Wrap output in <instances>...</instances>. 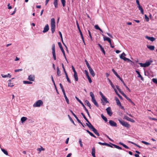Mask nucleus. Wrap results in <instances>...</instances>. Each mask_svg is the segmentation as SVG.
<instances>
[{
  "mask_svg": "<svg viewBox=\"0 0 157 157\" xmlns=\"http://www.w3.org/2000/svg\"><path fill=\"white\" fill-rule=\"evenodd\" d=\"M43 102L41 100H38L34 104L33 106L34 107H39L41 105H43Z\"/></svg>",
  "mask_w": 157,
  "mask_h": 157,
  "instance_id": "obj_3",
  "label": "nucleus"
},
{
  "mask_svg": "<svg viewBox=\"0 0 157 157\" xmlns=\"http://www.w3.org/2000/svg\"><path fill=\"white\" fill-rule=\"evenodd\" d=\"M108 79L111 85V86L113 87V88L114 87V86L113 85V84L112 82V81H111V80L110 79H109V78H108Z\"/></svg>",
  "mask_w": 157,
  "mask_h": 157,
  "instance_id": "obj_46",
  "label": "nucleus"
},
{
  "mask_svg": "<svg viewBox=\"0 0 157 157\" xmlns=\"http://www.w3.org/2000/svg\"><path fill=\"white\" fill-rule=\"evenodd\" d=\"M81 114L83 116V118L85 120H87V118H86L85 116L84 115L83 113H81Z\"/></svg>",
  "mask_w": 157,
  "mask_h": 157,
  "instance_id": "obj_59",
  "label": "nucleus"
},
{
  "mask_svg": "<svg viewBox=\"0 0 157 157\" xmlns=\"http://www.w3.org/2000/svg\"><path fill=\"white\" fill-rule=\"evenodd\" d=\"M152 81L154 83L157 84V79L155 78H153L152 79Z\"/></svg>",
  "mask_w": 157,
  "mask_h": 157,
  "instance_id": "obj_52",
  "label": "nucleus"
},
{
  "mask_svg": "<svg viewBox=\"0 0 157 157\" xmlns=\"http://www.w3.org/2000/svg\"><path fill=\"white\" fill-rule=\"evenodd\" d=\"M99 144L102 145H105L106 146V143H101V142H99L98 143Z\"/></svg>",
  "mask_w": 157,
  "mask_h": 157,
  "instance_id": "obj_50",
  "label": "nucleus"
},
{
  "mask_svg": "<svg viewBox=\"0 0 157 157\" xmlns=\"http://www.w3.org/2000/svg\"><path fill=\"white\" fill-rule=\"evenodd\" d=\"M1 75L3 78H11V75L10 74H8L7 75H5L4 74H2Z\"/></svg>",
  "mask_w": 157,
  "mask_h": 157,
  "instance_id": "obj_21",
  "label": "nucleus"
},
{
  "mask_svg": "<svg viewBox=\"0 0 157 157\" xmlns=\"http://www.w3.org/2000/svg\"><path fill=\"white\" fill-rule=\"evenodd\" d=\"M116 87H117V89L119 91V92H120V93L121 94H122L123 96H124V95L125 94H124V93L122 91L121 89H120L119 87L117 86H116Z\"/></svg>",
  "mask_w": 157,
  "mask_h": 157,
  "instance_id": "obj_30",
  "label": "nucleus"
},
{
  "mask_svg": "<svg viewBox=\"0 0 157 157\" xmlns=\"http://www.w3.org/2000/svg\"><path fill=\"white\" fill-rule=\"evenodd\" d=\"M131 143L134 144V145H135L136 146H137V147L140 148H141V147L139 145L137 144H136L135 143H134L133 142H131Z\"/></svg>",
  "mask_w": 157,
  "mask_h": 157,
  "instance_id": "obj_55",
  "label": "nucleus"
},
{
  "mask_svg": "<svg viewBox=\"0 0 157 157\" xmlns=\"http://www.w3.org/2000/svg\"><path fill=\"white\" fill-rule=\"evenodd\" d=\"M116 87H117V89L119 91V92H120V93L121 94H122L123 96H124V95L125 94H124V93L122 91L121 89H120L119 87L117 86H116Z\"/></svg>",
  "mask_w": 157,
  "mask_h": 157,
  "instance_id": "obj_28",
  "label": "nucleus"
},
{
  "mask_svg": "<svg viewBox=\"0 0 157 157\" xmlns=\"http://www.w3.org/2000/svg\"><path fill=\"white\" fill-rule=\"evenodd\" d=\"M87 126L91 130L94 128L90 123H89V124L87 125Z\"/></svg>",
  "mask_w": 157,
  "mask_h": 157,
  "instance_id": "obj_35",
  "label": "nucleus"
},
{
  "mask_svg": "<svg viewBox=\"0 0 157 157\" xmlns=\"http://www.w3.org/2000/svg\"><path fill=\"white\" fill-rule=\"evenodd\" d=\"M139 9L141 13L142 14H144V11H143V9L142 7H141L139 8Z\"/></svg>",
  "mask_w": 157,
  "mask_h": 157,
  "instance_id": "obj_58",
  "label": "nucleus"
},
{
  "mask_svg": "<svg viewBox=\"0 0 157 157\" xmlns=\"http://www.w3.org/2000/svg\"><path fill=\"white\" fill-rule=\"evenodd\" d=\"M59 85V86H60V87L62 89V92H65L64 90V89H63V87L62 84L61 83H60Z\"/></svg>",
  "mask_w": 157,
  "mask_h": 157,
  "instance_id": "obj_49",
  "label": "nucleus"
},
{
  "mask_svg": "<svg viewBox=\"0 0 157 157\" xmlns=\"http://www.w3.org/2000/svg\"><path fill=\"white\" fill-rule=\"evenodd\" d=\"M115 100L117 105L119 106H121V104L118 98L117 97H115Z\"/></svg>",
  "mask_w": 157,
  "mask_h": 157,
  "instance_id": "obj_11",
  "label": "nucleus"
},
{
  "mask_svg": "<svg viewBox=\"0 0 157 157\" xmlns=\"http://www.w3.org/2000/svg\"><path fill=\"white\" fill-rule=\"evenodd\" d=\"M98 45L100 48L101 50V52L103 53L104 55H105V52L104 49V48L102 47V46L100 44H98Z\"/></svg>",
  "mask_w": 157,
  "mask_h": 157,
  "instance_id": "obj_15",
  "label": "nucleus"
},
{
  "mask_svg": "<svg viewBox=\"0 0 157 157\" xmlns=\"http://www.w3.org/2000/svg\"><path fill=\"white\" fill-rule=\"evenodd\" d=\"M108 114L110 116H111L112 115V112L111 109V108L110 107H109L106 109Z\"/></svg>",
  "mask_w": 157,
  "mask_h": 157,
  "instance_id": "obj_6",
  "label": "nucleus"
},
{
  "mask_svg": "<svg viewBox=\"0 0 157 157\" xmlns=\"http://www.w3.org/2000/svg\"><path fill=\"white\" fill-rule=\"evenodd\" d=\"M54 5L56 8H57L58 7V0H54Z\"/></svg>",
  "mask_w": 157,
  "mask_h": 157,
  "instance_id": "obj_34",
  "label": "nucleus"
},
{
  "mask_svg": "<svg viewBox=\"0 0 157 157\" xmlns=\"http://www.w3.org/2000/svg\"><path fill=\"white\" fill-rule=\"evenodd\" d=\"M28 79L29 80L31 81H34V76L33 75H30L29 76Z\"/></svg>",
  "mask_w": 157,
  "mask_h": 157,
  "instance_id": "obj_13",
  "label": "nucleus"
},
{
  "mask_svg": "<svg viewBox=\"0 0 157 157\" xmlns=\"http://www.w3.org/2000/svg\"><path fill=\"white\" fill-rule=\"evenodd\" d=\"M22 69H18L15 70L14 71H15V72H18V71H22Z\"/></svg>",
  "mask_w": 157,
  "mask_h": 157,
  "instance_id": "obj_60",
  "label": "nucleus"
},
{
  "mask_svg": "<svg viewBox=\"0 0 157 157\" xmlns=\"http://www.w3.org/2000/svg\"><path fill=\"white\" fill-rule=\"evenodd\" d=\"M139 64L140 65L141 67H147L151 64V63L149 61L146 62L144 63H139Z\"/></svg>",
  "mask_w": 157,
  "mask_h": 157,
  "instance_id": "obj_4",
  "label": "nucleus"
},
{
  "mask_svg": "<svg viewBox=\"0 0 157 157\" xmlns=\"http://www.w3.org/2000/svg\"><path fill=\"white\" fill-rule=\"evenodd\" d=\"M75 98L82 105V106L83 108L85 107L83 103L82 102V101L80 100L76 96Z\"/></svg>",
  "mask_w": 157,
  "mask_h": 157,
  "instance_id": "obj_26",
  "label": "nucleus"
},
{
  "mask_svg": "<svg viewBox=\"0 0 157 157\" xmlns=\"http://www.w3.org/2000/svg\"><path fill=\"white\" fill-rule=\"evenodd\" d=\"M136 73L138 75V77H139L141 78V80H143V78L142 77V76L140 74V72L136 70Z\"/></svg>",
  "mask_w": 157,
  "mask_h": 157,
  "instance_id": "obj_27",
  "label": "nucleus"
},
{
  "mask_svg": "<svg viewBox=\"0 0 157 157\" xmlns=\"http://www.w3.org/2000/svg\"><path fill=\"white\" fill-rule=\"evenodd\" d=\"M101 117L102 119L104 120L105 122L107 121L108 120L107 118L105 117L102 114H101Z\"/></svg>",
  "mask_w": 157,
  "mask_h": 157,
  "instance_id": "obj_38",
  "label": "nucleus"
},
{
  "mask_svg": "<svg viewBox=\"0 0 157 157\" xmlns=\"http://www.w3.org/2000/svg\"><path fill=\"white\" fill-rule=\"evenodd\" d=\"M126 56L124 52H123L120 56V58L121 59H123L124 60V58H126L125 56Z\"/></svg>",
  "mask_w": 157,
  "mask_h": 157,
  "instance_id": "obj_33",
  "label": "nucleus"
},
{
  "mask_svg": "<svg viewBox=\"0 0 157 157\" xmlns=\"http://www.w3.org/2000/svg\"><path fill=\"white\" fill-rule=\"evenodd\" d=\"M109 123L110 125L114 127H117V124L116 123L114 122L112 120H110L109 121Z\"/></svg>",
  "mask_w": 157,
  "mask_h": 157,
  "instance_id": "obj_8",
  "label": "nucleus"
},
{
  "mask_svg": "<svg viewBox=\"0 0 157 157\" xmlns=\"http://www.w3.org/2000/svg\"><path fill=\"white\" fill-rule=\"evenodd\" d=\"M116 87H117V89L119 91V92H120V93L121 94H122L123 96H124V95L125 94H124V93L122 91L121 89H120L119 87L117 86H116Z\"/></svg>",
  "mask_w": 157,
  "mask_h": 157,
  "instance_id": "obj_29",
  "label": "nucleus"
},
{
  "mask_svg": "<svg viewBox=\"0 0 157 157\" xmlns=\"http://www.w3.org/2000/svg\"><path fill=\"white\" fill-rule=\"evenodd\" d=\"M102 99L103 100V101H105V103H109V101H108L107 100V98H105V96H104V97L102 98Z\"/></svg>",
  "mask_w": 157,
  "mask_h": 157,
  "instance_id": "obj_43",
  "label": "nucleus"
},
{
  "mask_svg": "<svg viewBox=\"0 0 157 157\" xmlns=\"http://www.w3.org/2000/svg\"><path fill=\"white\" fill-rule=\"evenodd\" d=\"M66 79H67V81L68 82H69L70 83H71V82L68 76V75H66Z\"/></svg>",
  "mask_w": 157,
  "mask_h": 157,
  "instance_id": "obj_56",
  "label": "nucleus"
},
{
  "mask_svg": "<svg viewBox=\"0 0 157 157\" xmlns=\"http://www.w3.org/2000/svg\"><path fill=\"white\" fill-rule=\"evenodd\" d=\"M127 100L130 103H131L133 105H135V103L131 100L130 98H128Z\"/></svg>",
  "mask_w": 157,
  "mask_h": 157,
  "instance_id": "obj_48",
  "label": "nucleus"
},
{
  "mask_svg": "<svg viewBox=\"0 0 157 157\" xmlns=\"http://www.w3.org/2000/svg\"><path fill=\"white\" fill-rule=\"evenodd\" d=\"M124 119L126 120L127 121H130L134 123L135 122V121L131 118H130L128 117L127 116H125L124 117Z\"/></svg>",
  "mask_w": 157,
  "mask_h": 157,
  "instance_id": "obj_7",
  "label": "nucleus"
},
{
  "mask_svg": "<svg viewBox=\"0 0 157 157\" xmlns=\"http://www.w3.org/2000/svg\"><path fill=\"white\" fill-rule=\"evenodd\" d=\"M141 142L145 144H146V145H150V143H148L147 142H146V141H141Z\"/></svg>",
  "mask_w": 157,
  "mask_h": 157,
  "instance_id": "obj_53",
  "label": "nucleus"
},
{
  "mask_svg": "<svg viewBox=\"0 0 157 157\" xmlns=\"http://www.w3.org/2000/svg\"><path fill=\"white\" fill-rule=\"evenodd\" d=\"M86 131L87 132L90 136H91L92 134V133L90 132L89 130H86Z\"/></svg>",
  "mask_w": 157,
  "mask_h": 157,
  "instance_id": "obj_63",
  "label": "nucleus"
},
{
  "mask_svg": "<svg viewBox=\"0 0 157 157\" xmlns=\"http://www.w3.org/2000/svg\"><path fill=\"white\" fill-rule=\"evenodd\" d=\"M147 48L151 50H153L155 49V47L153 45L147 46Z\"/></svg>",
  "mask_w": 157,
  "mask_h": 157,
  "instance_id": "obj_22",
  "label": "nucleus"
},
{
  "mask_svg": "<svg viewBox=\"0 0 157 157\" xmlns=\"http://www.w3.org/2000/svg\"><path fill=\"white\" fill-rule=\"evenodd\" d=\"M92 130L98 136H100V134L98 132L97 130L95 128H94Z\"/></svg>",
  "mask_w": 157,
  "mask_h": 157,
  "instance_id": "obj_20",
  "label": "nucleus"
},
{
  "mask_svg": "<svg viewBox=\"0 0 157 157\" xmlns=\"http://www.w3.org/2000/svg\"><path fill=\"white\" fill-rule=\"evenodd\" d=\"M80 33V35L81 36L82 39V41L84 43V44L85 45L86 44H85V41H84V39L83 36V35H82V32H81V33Z\"/></svg>",
  "mask_w": 157,
  "mask_h": 157,
  "instance_id": "obj_44",
  "label": "nucleus"
},
{
  "mask_svg": "<svg viewBox=\"0 0 157 157\" xmlns=\"http://www.w3.org/2000/svg\"><path fill=\"white\" fill-rule=\"evenodd\" d=\"M79 143L80 144V146H81V147H82L83 145H82V142L81 140V139H79Z\"/></svg>",
  "mask_w": 157,
  "mask_h": 157,
  "instance_id": "obj_57",
  "label": "nucleus"
},
{
  "mask_svg": "<svg viewBox=\"0 0 157 157\" xmlns=\"http://www.w3.org/2000/svg\"><path fill=\"white\" fill-rule=\"evenodd\" d=\"M14 86L13 83H11V80H10L8 81V86L9 87H12Z\"/></svg>",
  "mask_w": 157,
  "mask_h": 157,
  "instance_id": "obj_31",
  "label": "nucleus"
},
{
  "mask_svg": "<svg viewBox=\"0 0 157 157\" xmlns=\"http://www.w3.org/2000/svg\"><path fill=\"white\" fill-rule=\"evenodd\" d=\"M78 122L79 123H81V122L78 119V118L76 116H75V117Z\"/></svg>",
  "mask_w": 157,
  "mask_h": 157,
  "instance_id": "obj_61",
  "label": "nucleus"
},
{
  "mask_svg": "<svg viewBox=\"0 0 157 157\" xmlns=\"http://www.w3.org/2000/svg\"><path fill=\"white\" fill-rule=\"evenodd\" d=\"M56 22L54 18H52L51 21V28L52 33H53L55 31Z\"/></svg>",
  "mask_w": 157,
  "mask_h": 157,
  "instance_id": "obj_1",
  "label": "nucleus"
},
{
  "mask_svg": "<svg viewBox=\"0 0 157 157\" xmlns=\"http://www.w3.org/2000/svg\"><path fill=\"white\" fill-rule=\"evenodd\" d=\"M124 60L125 61H127L128 62H132V61L129 59L127 58H124Z\"/></svg>",
  "mask_w": 157,
  "mask_h": 157,
  "instance_id": "obj_47",
  "label": "nucleus"
},
{
  "mask_svg": "<svg viewBox=\"0 0 157 157\" xmlns=\"http://www.w3.org/2000/svg\"><path fill=\"white\" fill-rule=\"evenodd\" d=\"M120 123L124 127L127 128H129L130 127L131 125L127 122L122 120L121 119H118Z\"/></svg>",
  "mask_w": 157,
  "mask_h": 157,
  "instance_id": "obj_2",
  "label": "nucleus"
},
{
  "mask_svg": "<svg viewBox=\"0 0 157 157\" xmlns=\"http://www.w3.org/2000/svg\"><path fill=\"white\" fill-rule=\"evenodd\" d=\"M23 82L25 84H31L32 83V82L28 81H23Z\"/></svg>",
  "mask_w": 157,
  "mask_h": 157,
  "instance_id": "obj_45",
  "label": "nucleus"
},
{
  "mask_svg": "<svg viewBox=\"0 0 157 157\" xmlns=\"http://www.w3.org/2000/svg\"><path fill=\"white\" fill-rule=\"evenodd\" d=\"M145 18L146 21L147 22H148L149 21V18L148 17L146 14L145 15Z\"/></svg>",
  "mask_w": 157,
  "mask_h": 157,
  "instance_id": "obj_54",
  "label": "nucleus"
},
{
  "mask_svg": "<svg viewBox=\"0 0 157 157\" xmlns=\"http://www.w3.org/2000/svg\"><path fill=\"white\" fill-rule=\"evenodd\" d=\"M93 103H94V104L97 107H98L99 106L98 105V104L96 100H93L92 101Z\"/></svg>",
  "mask_w": 157,
  "mask_h": 157,
  "instance_id": "obj_40",
  "label": "nucleus"
},
{
  "mask_svg": "<svg viewBox=\"0 0 157 157\" xmlns=\"http://www.w3.org/2000/svg\"><path fill=\"white\" fill-rule=\"evenodd\" d=\"M145 38L151 41L152 42L154 41L155 39L153 37H149L148 36H146Z\"/></svg>",
  "mask_w": 157,
  "mask_h": 157,
  "instance_id": "obj_12",
  "label": "nucleus"
},
{
  "mask_svg": "<svg viewBox=\"0 0 157 157\" xmlns=\"http://www.w3.org/2000/svg\"><path fill=\"white\" fill-rule=\"evenodd\" d=\"M90 96L91 97H92L94 96V94H93V92H90Z\"/></svg>",
  "mask_w": 157,
  "mask_h": 157,
  "instance_id": "obj_64",
  "label": "nucleus"
},
{
  "mask_svg": "<svg viewBox=\"0 0 157 157\" xmlns=\"http://www.w3.org/2000/svg\"><path fill=\"white\" fill-rule=\"evenodd\" d=\"M85 104L86 105H87L88 106L90 109H91V105L88 101L86 100L85 101Z\"/></svg>",
  "mask_w": 157,
  "mask_h": 157,
  "instance_id": "obj_23",
  "label": "nucleus"
},
{
  "mask_svg": "<svg viewBox=\"0 0 157 157\" xmlns=\"http://www.w3.org/2000/svg\"><path fill=\"white\" fill-rule=\"evenodd\" d=\"M58 44L62 52V53L63 54V55H64L65 54V52L62 46L61 43L60 42H58Z\"/></svg>",
  "mask_w": 157,
  "mask_h": 157,
  "instance_id": "obj_9",
  "label": "nucleus"
},
{
  "mask_svg": "<svg viewBox=\"0 0 157 157\" xmlns=\"http://www.w3.org/2000/svg\"><path fill=\"white\" fill-rule=\"evenodd\" d=\"M63 7H64L66 6L65 0H60Z\"/></svg>",
  "mask_w": 157,
  "mask_h": 157,
  "instance_id": "obj_39",
  "label": "nucleus"
},
{
  "mask_svg": "<svg viewBox=\"0 0 157 157\" xmlns=\"http://www.w3.org/2000/svg\"><path fill=\"white\" fill-rule=\"evenodd\" d=\"M2 151L6 155H8V153L7 151L4 149L2 148Z\"/></svg>",
  "mask_w": 157,
  "mask_h": 157,
  "instance_id": "obj_41",
  "label": "nucleus"
},
{
  "mask_svg": "<svg viewBox=\"0 0 157 157\" xmlns=\"http://www.w3.org/2000/svg\"><path fill=\"white\" fill-rule=\"evenodd\" d=\"M90 73L91 75L93 76L94 77L95 75V74L94 73V71L93 70L92 68L90 69L89 70Z\"/></svg>",
  "mask_w": 157,
  "mask_h": 157,
  "instance_id": "obj_17",
  "label": "nucleus"
},
{
  "mask_svg": "<svg viewBox=\"0 0 157 157\" xmlns=\"http://www.w3.org/2000/svg\"><path fill=\"white\" fill-rule=\"evenodd\" d=\"M103 39L104 41H107L109 42H110L111 41V39L108 37L104 36L103 37Z\"/></svg>",
  "mask_w": 157,
  "mask_h": 157,
  "instance_id": "obj_16",
  "label": "nucleus"
},
{
  "mask_svg": "<svg viewBox=\"0 0 157 157\" xmlns=\"http://www.w3.org/2000/svg\"><path fill=\"white\" fill-rule=\"evenodd\" d=\"M52 53L53 56V57L54 60H56V55L55 51V45L54 44L52 45Z\"/></svg>",
  "mask_w": 157,
  "mask_h": 157,
  "instance_id": "obj_5",
  "label": "nucleus"
},
{
  "mask_svg": "<svg viewBox=\"0 0 157 157\" xmlns=\"http://www.w3.org/2000/svg\"><path fill=\"white\" fill-rule=\"evenodd\" d=\"M74 76L76 81H78V78L77 72L74 73Z\"/></svg>",
  "mask_w": 157,
  "mask_h": 157,
  "instance_id": "obj_24",
  "label": "nucleus"
},
{
  "mask_svg": "<svg viewBox=\"0 0 157 157\" xmlns=\"http://www.w3.org/2000/svg\"><path fill=\"white\" fill-rule=\"evenodd\" d=\"M111 144V145H112V146H114L115 148H117L118 149H120V150H121L122 149V148L121 147L118 146H117L115 144H112L111 143H109Z\"/></svg>",
  "mask_w": 157,
  "mask_h": 157,
  "instance_id": "obj_25",
  "label": "nucleus"
},
{
  "mask_svg": "<svg viewBox=\"0 0 157 157\" xmlns=\"http://www.w3.org/2000/svg\"><path fill=\"white\" fill-rule=\"evenodd\" d=\"M95 28L96 29H98L102 33H103L102 30L100 28L98 25H97L94 26Z\"/></svg>",
  "mask_w": 157,
  "mask_h": 157,
  "instance_id": "obj_32",
  "label": "nucleus"
},
{
  "mask_svg": "<svg viewBox=\"0 0 157 157\" xmlns=\"http://www.w3.org/2000/svg\"><path fill=\"white\" fill-rule=\"evenodd\" d=\"M49 30V26L48 24H46L44 28L43 32L44 33H46Z\"/></svg>",
  "mask_w": 157,
  "mask_h": 157,
  "instance_id": "obj_10",
  "label": "nucleus"
},
{
  "mask_svg": "<svg viewBox=\"0 0 157 157\" xmlns=\"http://www.w3.org/2000/svg\"><path fill=\"white\" fill-rule=\"evenodd\" d=\"M68 117H69L70 120L71 121V122L74 124H75V123H74V121H73V119H72V118L70 116V115H68Z\"/></svg>",
  "mask_w": 157,
  "mask_h": 157,
  "instance_id": "obj_51",
  "label": "nucleus"
},
{
  "mask_svg": "<svg viewBox=\"0 0 157 157\" xmlns=\"http://www.w3.org/2000/svg\"><path fill=\"white\" fill-rule=\"evenodd\" d=\"M112 71L114 74V75L119 78H120V76L117 74V73L115 71L114 69H112Z\"/></svg>",
  "mask_w": 157,
  "mask_h": 157,
  "instance_id": "obj_19",
  "label": "nucleus"
},
{
  "mask_svg": "<svg viewBox=\"0 0 157 157\" xmlns=\"http://www.w3.org/2000/svg\"><path fill=\"white\" fill-rule=\"evenodd\" d=\"M27 117H22L21 118V121L22 123H23L24 122H25V121H26L27 120Z\"/></svg>",
  "mask_w": 157,
  "mask_h": 157,
  "instance_id": "obj_37",
  "label": "nucleus"
},
{
  "mask_svg": "<svg viewBox=\"0 0 157 157\" xmlns=\"http://www.w3.org/2000/svg\"><path fill=\"white\" fill-rule=\"evenodd\" d=\"M56 69L57 71V75L58 76H60V71L59 70V68L58 67H57Z\"/></svg>",
  "mask_w": 157,
  "mask_h": 157,
  "instance_id": "obj_36",
  "label": "nucleus"
},
{
  "mask_svg": "<svg viewBox=\"0 0 157 157\" xmlns=\"http://www.w3.org/2000/svg\"><path fill=\"white\" fill-rule=\"evenodd\" d=\"M95 148L93 147L92 148L91 154L93 157H96L95 155Z\"/></svg>",
  "mask_w": 157,
  "mask_h": 157,
  "instance_id": "obj_14",
  "label": "nucleus"
},
{
  "mask_svg": "<svg viewBox=\"0 0 157 157\" xmlns=\"http://www.w3.org/2000/svg\"><path fill=\"white\" fill-rule=\"evenodd\" d=\"M44 150L45 149L42 147H41L40 148H38L37 149V150L38 151H39V153H40L41 151H44Z\"/></svg>",
  "mask_w": 157,
  "mask_h": 157,
  "instance_id": "obj_42",
  "label": "nucleus"
},
{
  "mask_svg": "<svg viewBox=\"0 0 157 157\" xmlns=\"http://www.w3.org/2000/svg\"><path fill=\"white\" fill-rule=\"evenodd\" d=\"M59 33L60 35V37L61 39V40H63V37H62V33H61L60 32V31H59Z\"/></svg>",
  "mask_w": 157,
  "mask_h": 157,
  "instance_id": "obj_62",
  "label": "nucleus"
},
{
  "mask_svg": "<svg viewBox=\"0 0 157 157\" xmlns=\"http://www.w3.org/2000/svg\"><path fill=\"white\" fill-rule=\"evenodd\" d=\"M63 95L64 96V97H65V99L66 100V101L67 104H69V100H68V98H67V96H66V95L65 91L63 92Z\"/></svg>",
  "mask_w": 157,
  "mask_h": 157,
  "instance_id": "obj_18",
  "label": "nucleus"
}]
</instances>
